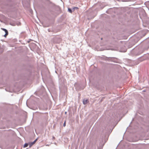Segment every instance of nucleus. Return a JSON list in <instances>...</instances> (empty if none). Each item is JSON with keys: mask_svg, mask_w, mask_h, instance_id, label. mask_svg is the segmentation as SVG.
Instances as JSON below:
<instances>
[{"mask_svg": "<svg viewBox=\"0 0 149 149\" xmlns=\"http://www.w3.org/2000/svg\"><path fill=\"white\" fill-rule=\"evenodd\" d=\"M1 29L5 32L6 34L4 35V36L5 37H6L7 36L8 34V31H7V30L6 29H4V28H1Z\"/></svg>", "mask_w": 149, "mask_h": 149, "instance_id": "nucleus-1", "label": "nucleus"}, {"mask_svg": "<svg viewBox=\"0 0 149 149\" xmlns=\"http://www.w3.org/2000/svg\"><path fill=\"white\" fill-rule=\"evenodd\" d=\"M37 139H36L33 142H31V143H29V147H31V146L33 145L35 143V142H36V141L37 140Z\"/></svg>", "mask_w": 149, "mask_h": 149, "instance_id": "nucleus-2", "label": "nucleus"}, {"mask_svg": "<svg viewBox=\"0 0 149 149\" xmlns=\"http://www.w3.org/2000/svg\"><path fill=\"white\" fill-rule=\"evenodd\" d=\"M28 144L27 143H25L24 145V148H25V147H27L28 146Z\"/></svg>", "mask_w": 149, "mask_h": 149, "instance_id": "nucleus-3", "label": "nucleus"}, {"mask_svg": "<svg viewBox=\"0 0 149 149\" xmlns=\"http://www.w3.org/2000/svg\"><path fill=\"white\" fill-rule=\"evenodd\" d=\"M3 51V49L0 47V54Z\"/></svg>", "mask_w": 149, "mask_h": 149, "instance_id": "nucleus-4", "label": "nucleus"}, {"mask_svg": "<svg viewBox=\"0 0 149 149\" xmlns=\"http://www.w3.org/2000/svg\"><path fill=\"white\" fill-rule=\"evenodd\" d=\"M88 102L89 101H88V100H84L83 102Z\"/></svg>", "mask_w": 149, "mask_h": 149, "instance_id": "nucleus-5", "label": "nucleus"}, {"mask_svg": "<svg viewBox=\"0 0 149 149\" xmlns=\"http://www.w3.org/2000/svg\"><path fill=\"white\" fill-rule=\"evenodd\" d=\"M68 11H69V12H70V13H72V11L70 9V8H68Z\"/></svg>", "mask_w": 149, "mask_h": 149, "instance_id": "nucleus-6", "label": "nucleus"}, {"mask_svg": "<svg viewBox=\"0 0 149 149\" xmlns=\"http://www.w3.org/2000/svg\"><path fill=\"white\" fill-rule=\"evenodd\" d=\"M65 122H66V121H65V122H64V123H63V126L64 127H65V125H66Z\"/></svg>", "mask_w": 149, "mask_h": 149, "instance_id": "nucleus-7", "label": "nucleus"}, {"mask_svg": "<svg viewBox=\"0 0 149 149\" xmlns=\"http://www.w3.org/2000/svg\"><path fill=\"white\" fill-rule=\"evenodd\" d=\"M55 139V137L54 136H53L52 138V139L53 140L54 139Z\"/></svg>", "mask_w": 149, "mask_h": 149, "instance_id": "nucleus-8", "label": "nucleus"}, {"mask_svg": "<svg viewBox=\"0 0 149 149\" xmlns=\"http://www.w3.org/2000/svg\"><path fill=\"white\" fill-rule=\"evenodd\" d=\"M26 103V105H27V106H28V104H29V103Z\"/></svg>", "mask_w": 149, "mask_h": 149, "instance_id": "nucleus-9", "label": "nucleus"}, {"mask_svg": "<svg viewBox=\"0 0 149 149\" xmlns=\"http://www.w3.org/2000/svg\"><path fill=\"white\" fill-rule=\"evenodd\" d=\"M83 104H84V105H85L86 104V103H83Z\"/></svg>", "mask_w": 149, "mask_h": 149, "instance_id": "nucleus-10", "label": "nucleus"}, {"mask_svg": "<svg viewBox=\"0 0 149 149\" xmlns=\"http://www.w3.org/2000/svg\"><path fill=\"white\" fill-rule=\"evenodd\" d=\"M66 113H67V112H65V114H66Z\"/></svg>", "mask_w": 149, "mask_h": 149, "instance_id": "nucleus-11", "label": "nucleus"}]
</instances>
